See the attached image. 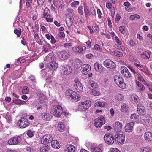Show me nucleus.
Here are the masks:
<instances>
[{
  "instance_id": "12",
  "label": "nucleus",
  "mask_w": 152,
  "mask_h": 152,
  "mask_svg": "<svg viewBox=\"0 0 152 152\" xmlns=\"http://www.w3.org/2000/svg\"><path fill=\"white\" fill-rule=\"evenodd\" d=\"M104 65L107 68L113 69L115 67V64L111 60L106 59L103 62Z\"/></svg>"
},
{
  "instance_id": "58",
  "label": "nucleus",
  "mask_w": 152,
  "mask_h": 152,
  "mask_svg": "<svg viewBox=\"0 0 152 152\" xmlns=\"http://www.w3.org/2000/svg\"><path fill=\"white\" fill-rule=\"evenodd\" d=\"M26 5L27 7H30V5L32 3V0H26Z\"/></svg>"
},
{
  "instance_id": "63",
  "label": "nucleus",
  "mask_w": 152,
  "mask_h": 152,
  "mask_svg": "<svg viewBox=\"0 0 152 152\" xmlns=\"http://www.w3.org/2000/svg\"><path fill=\"white\" fill-rule=\"evenodd\" d=\"M84 12L85 16L86 17H88L90 15L89 11L88 9H87L86 10L84 9Z\"/></svg>"
},
{
  "instance_id": "39",
  "label": "nucleus",
  "mask_w": 152,
  "mask_h": 152,
  "mask_svg": "<svg viewBox=\"0 0 152 152\" xmlns=\"http://www.w3.org/2000/svg\"><path fill=\"white\" fill-rule=\"evenodd\" d=\"M139 99L138 96L136 95H132L131 96V101L133 103H135L137 102Z\"/></svg>"
},
{
  "instance_id": "56",
  "label": "nucleus",
  "mask_w": 152,
  "mask_h": 152,
  "mask_svg": "<svg viewBox=\"0 0 152 152\" xmlns=\"http://www.w3.org/2000/svg\"><path fill=\"white\" fill-rule=\"evenodd\" d=\"M43 106H39L37 108V110H39L40 109L42 110L44 108H45L46 106V104L44 102H43Z\"/></svg>"
},
{
  "instance_id": "3",
  "label": "nucleus",
  "mask_w": 152,
  "mask_h": 152,
  "mask_svg": "<svg viewBox=\"0 0 152 152\" xmlns=\"http://www.w3.org/2000/svg\"><path fill=\"white\" fill-rule=\"evenodd\" d=\"M115 141H117L118 144H121L125 141L124 134L122 131H117L115 135Z\"/></svg>"
},
{
  "instance_id": "62",
  "label": "nucleus",
  "mask_w": 152,
  "mask_h": 152,
  "mask_svg": "<svg viewBox=\"0 0 152 152\" xmlns=\"http://www.w3.org/2000/svg\"><path fill=\"white\" fill-rule=\"evenodd\" d=\"M45 1V0H37V2L38 5L40 6H42Z\"/></svg>"
},
{
  "instance_id": "23",
  "label": "nucleus",
  "mask_w": 152,
  "mask_h": 152,
  "mask_svg": "<svg viewBox=\"0 0 152 152\" xmlns=\"http://www.w3.org/2000/svg\"><path fill=\"white\" fill-rule=\"evenodd\" d=\"M54 58L53 53H51L46 56L45 58V60L49 62L53 61Z\"/></svg>"
},
{
  "instance_id": "29",
  "label": "nucleus",
  "mask_w": 152,
  "mask_h": 152,
  "mask_svg": "<svg viewBox=\"0 0 152 152\" xmlns=\"http://www.w3.org/2000/svg\"><path fill=\"white\" fill-rule=\"evenodd\" d=\"M136 84L139 90L142 91L145 89V86L138 81H136Z\"/></svg>"
},
{
  "instance_id": "34",
  "label": "nucleus",
  "mask_w": 152,
  "mask_h": 152,
  "mask_svg": "<svg viewBox=\"0 0 152 152\" xmlns=\"http://www.w3.org/2000/svg\"><path fill=\"white\" fill-rule=\"evenodd\" d=\"M50 150V148L48 145L42 146L40 149L41 152H48Z\"/></svg>"
},
{
  "instance_id": "31",
  "label": "nucleus",
  "mask_w": 152,
  "mask_h": 152,
  "mask_svg": "<svg viewBox=\"0 0 152 152\" xmlns=\"http://www.w3.org/2000/svg\"><path fill=\"white\" fill-rule=\"evenodd\" d=\"M140 56L142 58L148 59L149 58L150 55L149 52L145 51L142 53L140 54Z\"/></svg>"
},
{
  "instance_id": "36",
  "label": "nucleus",
  "mask_w": 152,
  "mask_h": 152,
  "mask_svg": "<svg viewBox=\"0 0 152 152\" xmlns=\"http://www.w3.org/2000/svg\"><path fill=\"white\" fill-rule=\"evenodd\" d=\"M94 105L95 106H99L101 107H105L106 106V104L104 102L99 101L96 102L95 103Z\"/></svg>"
},
{
  "instance_id": "6",
  "label": "nucleus",
  "mask_w": 152,
  "mask_h": 152,
  "mask_svg": "<svg viewBox=\"0 0 152 152\" xmlns=\"http://www.w3.org/2000/svg\"><path fill=\"white\" fill-rule=\"evenodd\" d=\"M22 140V138L20 136H16L10 139L8 141V143L10 145H17L20 143Z\"/></svg>"
},
{
  "instance_id": "52",
  "label": "nucleus",
  "mask_w": 152,
  "mask_h": 152,
  "mask_svg": "<svg viewBox=\"0 0 152 152\" xmlns=\"http://www.w3.org/2000/svg\"><path fill=\"white\" fill-rule=\"evenodd\" d=\"M137 115L135 114H132L131 115L130 118L133 121H135L137 119Z\"/></svg>"
},
{
  "instance_id": "43",
  "label": "nucleus",
  "mask_w": 152,
  "mask_h": 152,
  "mask_svg": "<svg viewBox=\"0 0 152 152\" xmlns=\"http://www.w3.org/2000/svg\"><path fill=\"white\" fill-rule=\"evenodd\" d=\"M115 47L117 49L121 50L122 51L125 50V48L122 45V44H118V45L115 46Z\"/></svg>"
},
{
  "instance_id": "28",
  "label": "nucleus",
  "mask_w": 152,
  "mask_h": 152,
  "mask_svg": "<svg viewBox=\"0 0 152 152\" xmlns=\"http://www.w3.org/2000/svg\"><path fill=\"white\" fill-rule=\"evenodd\" d=\"M51 145L52 146L56 149H58L60 147L59 142L56 140H54L51 141Z\"/></svg>"
},
{
  "instance_id": "32",
  "label": "nucleus",
  "mask_w": 152,
  "mask_h": 152,
  "mask_svg": "<svg viewBox=\"0 0 152 152\" xmlns=\"http://www.w3.org/2000/svg\"><path fill=\"white\" fill-rule=\"evenodd\" d=\"M94 68L96 71H101L102 70V68L101 65L98 63H95L94 64Z\"/></svg>"
},
{
  "instance_id": "4",
  "label": "nucleus",
  "mask_w": 152,
  "mask_h": 152,
  "mask_svg": "<svg viewBox=\"0 0 152 152\" xmlns=\"http://www.w3.org/2000/svg\"><path fill=\"white\" fill-rule=\"evenodd\" d=\"M91 103V102L88 100L80 102L78 105V109L80 111H85L89 108Z\"/></svg>"
},
{
  "instance_id": "37",
  "label": "nucleus",
  "mask_w": 152,
  "mask_h": 152,
  "mask_svg": "<svg viewBox=\"0 0 152 152\" xmlns=\"http://www.w3.org/2000/svg\"><path fill=\"white\" fill-rule=\"evenodd\" d=\"M82 64V61L79 59H77L75 61L74 66L77 68L80 67Z\"/></svg>"
},
{
  "instance_id": "46",
  "label": "nucleus",
  "mask_w": 152,
  "mask_h": 152,
  "mask_svg": "<svg viewBox=\"0 0 152 152\" xmlns=\"http://www.w3.org/2000/svg\"><path fill=\"white\" fill-rule=\"evenodd\" d=\"M124 98V97L122 94H117L115 97V99L121 101Z\"/></svg>"
},
{
  "instance_id": "26",
  "label": "nucleus",
  "mask_w": 152,
  "mask_h": 152,
  "mask_svg": "<svg viewBox=\"0 0 152 152\" xmlns=\"http://www.w3.org/2000/svg\"><path fill=\"white\" fill-rule=\"evenodd\" d=\"M141 123L144 124H148L150 122V120L149 118L147 116H144L142 117L140 120Z\"/></svg>"
},
{
  "instance_id": "14",
  "label": "nucleus",
  "mask_w": 152,
  "mask_h": 152,
  "mask_svg": "<svg viewBox=\"0 0 152 152\" xmlns=\"http://www.w3.org/2000/svg\"><path fill=\"white\" fill-rule=\"evenodd\" d=\"M61 73L63 75H68L72 72V69L70 66L68 65H63L62 66Z\"/></svg>"
},
{
  "instance_id": "11",
  "label": "nucleus",
  "mask_w": 152,
  "mask_h": 152,
  "mask_svg": "<svg viewBox=\"0 0 152 152\" xmlns=\"http://www.w3.org/2000/svg\"><path fill=\"white\" fill-rule=\"evenodd\" d=\"M53 140L52 135L50 134L44 136L41 140V143L43 144H45L51 142Z\"/></svg>"
},
{
  "instance_id": "1",
  "label": "nucleus",
  "mask_w": 152,
  "mask_h": 152,
  "mask_svg": "<svg viewBox=\"0 0 152 152\" xmlns=\"http://www.w3.org/2000/svg\"><path fill=\"white\" fill-rule=\"evenodd\" d=\"M51 113L55 117H60L62 113V107L58 105H55L52 107Z\"/></svg>"
},
{
  "instance_id": "40",
  "label": "nucleus",
  "mask_w": 152,
  "mask_h": 152,
  "mask_svg": "<svg viewBox=\"0 0 152 152\" xmlns=\"http://www.w3.org/2000/svg\"><path fill=\"white\" fill-rule=\"evenodd\" d=\"M140 18V16L137 14L132 15L129 17V19L131 20H133L135 19H139Z\"/></svg>"
},
{
  "instance_id": "53",
  "label": "nucleus",
  "mask_w": 152,
  "mask_h": 152,
  "mask_svg": "<svg viewBox=\"0 0 152 152\" xmlns=\"http://www.w3.org/2000/svg\"><path fill=\"white\" fill-rule=\"evenodd\" d=\"M133 64L136 66L139 69H140L143 72L145 73H146V72L145 71H142V70L141 69L142 67V66L141 65H140L139 64L135 62H134L133 63Z\"/></svg>"
},
{
  "instance_id": "57",
  "label": "nucleus",
  "mask_w": 152,
  "mask_h": 152,
  "mask_svg": "<svg viewBox=\"0 0 152 152\" xmlns=\"http://www.w3.org/2000/svg\"><path fill=\"white\" fill-rule=\"evenodd\" d=\"M43 44L44 46H45L47 48H51V46L48 43L46 40L44 41V43Z\"/></svg>"
},
{
  "instance_id": "33",
  "label": "nucleus",
  "mask_w": 152,
  "mask_h": 152,
  "mask_svg": "<svg viewBox=\"0 0 152 152\" xmlns=\"http://www.w3.org/2000/svg\"><path fill=\"white\" fill-rule=\"evenodd\" d=\"M58 129L60 131L62 132L64 131L65 126L63 122H60L58 125Z\"/></svg>"
},
{
  "instance_id": "7",
  "label": "nucleus",
  "mask_w": 152,
  "mask_h": 152,
  "mask_svg": "<svg viewBox=\"0 0 152 152\" xmlns=\"http://www.w3.org/2000/svg\"><path fill=\"white\" fill-rule=\"evenodd\" d=\"M18 124L20 127L23 128L28 126L30 123L28 119L25 118H22L18 121Z\"/></svg>"
},
{
  "instance_id": "45",
  "label": "nucleus",
  "mask_w": 152,
  "mask_h": 152,
  "mask_svg": "<svg viewBox=\"0 0 152 152\" xmlns=\"http://www.w3.org/2000/svg\"><path fill=\"white\" fill-rule=\"evenodd\" d=\"M77 11L78 13L81 15H83V7L81 5L79 7Z\"/></svg>"
},
{
  "instance_id": "49",
  "label": "nucleus",
  "mask_w": 152,
  "mask_h": 152,
  "mask_svg": "<svg viewBox=\"0 0 152 152\" xmlns=\"http://www.w3.org/2000/svg\"><path fill=\"white\" fill-rule=\"evenodd\" d=\"M150 149L148 147H142L140 149V152H149Z\"/></svg>"
},
{
  "instance_id": "9",
  "label": "nucleus",
  "mask_w": 152,
  "mask_h": 152,
  "mask_svg": "<svg viewBox=\"0 0 152 152\" xmlns=\"http://www.w3.org/2000/svg\"><path fill=\"white\" fill-rule=\"evenodd\" d=\"M70 56L69 52L64 50L59 52L58 54V58L60 60L64 61L69 58Z\"/></svg>"
},
{
  "instance_id": "24",
  "label": "nucleus",
  "mask_w": 152,
  "mask_h": 152,
  "mask_svg": "<svg viewBox=\"0 0 152 152\" xmlns=\"http://www.w3.org/2000/svg\"><path fill=\"white\" fill-rule=\"evenodd\" d=\"M41 116L42 118L44 120L49 121L51 119L50 115L49 113H42Z\"/></svg>"
},
{
  "instance_id": "21",
  "label": "nucleus",
  "mask_w": 152,
  "mask_h": 152,
  "mask_svg": "<svg viewBox=\"0 0 152 152\" xmlns=\"http://www.w3.org/2000/svg\"><path fill=\"white\" fill-rule=\"evenodd\" d=\"M74 18L72 16H69L66 19V23L68 28H70L73 23Z\"/></svg>"
},
{
  "instance_id": "20",
  "label": "nucleus",
  "mask_w": 152,
  "mask_h": 152,
  "mask_svg": "<svg viewBox=\"0 0 152 152\" xmlns=\"http://www.w3.org/2000/svg\"><path fill=\"white\" fill-rule=\"evenodd\" d=\"M144 138L147 142H149L152 141V132H147L145 133L144 135Z\"/></svg>"
},
{
  "instance_id": "15",
  "label": "nucleus",
  "mask_w": 152,
  "mask_h": 152,
  "mask_svg": "<svg viewBox=\"0 0 152 152\" xmlns=\"http://www.w3.org/2000/svg\"><path fill=\"white\" fill-rule=\"evenodd\" d=\"M91 69V66L89 65L84 64L82 66L80 70L82 73L84 75H87Z\"/></svg>"
},
{
  "instance_id": "44",
  "label": "nucleus",
  "mask_w": 152,
  "mask_h": 152,
  "mask_svg": "<svg viewBox=\"0 0 152 152\" xmlns=\"http://www.w3.org/2000/svg\"><path fill=\"white\" fill-rule=\"evenodd\" d=\"M114 54L118 57H121L123 56L122 53L121 52L115 50L113 52Z\"/></svg>"
},
{
  "instance_id": "48",
  "label": "nucleus",
  "mask_w": 152,
  "mask_h": 152,
  "mask_svg": "<svg viewBox=\"0 0 152 152\" xmlns=\"http://www.w3.org/2000/svg\"><path fill=\"white\" fill-rule=\"evenodd\" d=\"M26 134L30 138L32 137L34 135V131L29 130L27 132Z\"/></svg>"
},
{
  "instance_id": "35",
  "label": "nucleus",
  "mask_w": 152,
  "mask_h": 152,
  "mask_svg": "<svg viewBox=\"0 0 152 152\" xmlns=\"http://www.w3.org/2000/svg\"><path fill=\"white\" fill-rule=\"evenodd\" d=\"M129 109L128 105L125 103L123 104L121 106L120 110L122 112H127Z\"/></svg>"
},
{
  "instance_id": "18",
  "label": "nucleus",
  "mask_w": 152,
  "mask_h": 152,
  "mask_svg": "<svg viewBox=\"0 0 152 152\" xmlns=\"http://www.w3.org/2000/svg\"><path fill=\"white\" fill-rule=\"evenodd\" d=\"M86 48L83 46H79L76 47L75 49V51L77 53H79L80 54H84L85 52Z\"/></svg>"
},
{
  "instance_id": "27",
  "label": "nucleus",
  "mask_w": 152,
  "mask_h": 152,
  "mask_svg": "<svg viewBox=\"0 0 152 152\" xmlns=\"http://www.w3.org/2000/svg\"><path fill=\"white\" fill-rule=\"evenodd\" d=\"M122 126V123L118 121L116 122L114 124V128L115 130H116L117 131H118L119 130L121 129Z\"/></svg>"
},
{
  "instance_id": "17",
  "label": "nucleus",
  "mask_w": 152,
  "mask_h": 152,
  "mask_svg": "<svg viewBox=\"0 0 152 152\" xmlns=\"http://www.w3.org/2000/svg\"><path fill=\"white\" fill-rule=\"evenodd\" d=\"M75 89L79 92H81L83 90V87L81 83L78 80H75Z\"/></svg>"
},
{
  "instance_id": "5",
  "label": "nucleus",
  "mask_w": 152,
  "mask_h": 152,
  "mask_svg": "<svg viewBox=\"0 0 152 152\" xmlns=\"http://www.w3.org/2000/svg\"><path fill=\"white\" fill-rule=\"evenodd\" d=\"M114 80L116 84L121 88L124 89L126 88V85L124 82L123 79L120 76L115 75L114 77Z\"/></svg>"
},
{
  "instance_id": "47",
  "label": "nucleus",
  "mask_w": 152,
  "mask_h": 152,
  "mask_svg": "<svg viewBox=\"0 0 152 152\" xmlns=\"http://www.w3.org/2000/svg\"><path fill=\"white\" fill-rule=\"evenodd\" d=\"M91 94L95 96H99L100 94V92L99 91L95 89H93L91 92Z\"/></svg>"
},
{
  "instance_id": "61",
  "label": "nucleus",
  "mask_w": 152,
  "mask_h": 152,
  "mask_svg": "<svg viewBox=\"0 0 152 152\" xmlns=\"http://www.w3.org/2000/svg\"><path fill=\"white\" fill-rule=\"evenodd\" d=\"M97 12L99 18L101 19L102 18V13L100 10L99 9H97Z\"/></svg>"
},
{
  "instance_id": "25",
  "label": "nucleus",
  "mask_w": 152,
  "mask_h": 152,
  "mask_svg": "<svg viewBox=\"0 0 152 152\" xmlns=\"http://www.w3.org/2000/svg\"><path fill=\"white\" fill-rule=\"evenodd\" d=\"M141 105V106H138L137 111L140 115H143L145 113V111L142 105Z\"/></svg>"
},
{
  "instance_id": "42",
  "label": "nucleus",
  "mask_w": 152,
  "mask_h": 152,
  "mask_svg": "<svg viewBox=\"0 0 152 152\" xmlns=\"http://www.w3.org/2000/svg\"><path fill=\"white\" fill-rule=\"evenodd\" d=\"M37 97L41 101H43L42 100L45 98V96L42 93L39 92L37 94Z\"/></svg>"
},
{
  "instance_id": "54",
  "label": "nucleus",
  "mask_w": 152,
  "mask_h": 152,
  "mask_svg": "<svg viewBox=\"0 0 152 152\" xmlns=\"http://www.w3.org/2000/svg\"><path fill=\"white\" fill-rule=\"evenodd\" d=\"M14 32L15 34L17 35L18 37H20L21 35L20 30L19 31V30L17 29H15L14 30Z\"/></svg>"
},
{
  "instance_id": "8",
  "label": "nucleus",
  "mask_w": 152,
  "mask_h": 152,
  "mask_svg": "<svg viewBox=\"0 0 152 152\" xmlns=\"http://www.w3.org/2000/svg\"><path fill=\"white\" fill-rule=\"evenodd\" d=\"M105 122V120L103 116H100L94 121V125L96 127H100Z\"/></svg>"
},
{
  "instance_id": "64",
  "label": "nucleus",
  "mask_w": 152,
  "mask_h": 152,
  "mask_svg": "<svg viewBox=\"0 0 152 152\" xmlns=\"http://www.w3.org/2000/svg\"><path fill=\"white\" fill-rule=\"evenodd\" d=\"M110 152H120L116 148H112L110 149Z\"/></svg>"
},
{
  "instance_id": "51",
  "label": "nucleus",
  "mask_w": 152,
  "mask_h": 152,
  "mask_svg": "<svg viewBox=\"0 0 152 152\" xmlns=\"http://www.w3.org/2000/svg\"><path fill=\"white\" fill-rule=\"evenodd\" d=\"M79 2L78 1H75L71 3L70 5L72 7H76L77 5H79Z\"/></svg>"
},
{
  "instance_id": "60",
  "label": "nucleus",
  "mask_w": 152,
  "mask_h": 152,
  "mask_svg": "<svg viewBox=\"0 0 152 152\" xmlns=\"http://www.w3.org/2000/svg\"><path fill=\"white\" fill-rule=\"evenodd\" d=\"M129 44L131 47H133L135 46L136 43L133 40H130L129 41Z\"/></svg>"
},
{
  "instance_id": "55",
  "label": "nucleus",
  "mask_w": 152,
  "mask_h": 152,
  "mask_svg": "<svg viewBox=\"0 0 152 152\" xmlns=\"http://www.w3.org/2000/svg\"><path fill=\"white\" fill-rule=\"evenodd\" d=\"M125 30V27L124 26H121L119 27V30L120 31L122 34L124 33V31Z\"/></svg>"
},
{
  "instance_id": "41",
  "label": "nucleus",
  "mask_w": 152,
  "mask_h": 152,
  "mask_svg": "<svg viewBox=\"0 0 152 152\" xmlns=\"http://www.w3.org/2000/svg\"><path fill=\"white\" fill-rule=\"evenodd\" d=\"M91 151L92 152H102L100 148L98 147H94L92 148Z\"/></svg>"
},
{
  "instance_id": "22",
  "label": "nucleus",
  "mask_w": 152,
  "mask_h": 152,
  "mask_svg": "<svg viewBox=\"0 0 152 152\" xmlns=\"http://www.w3.org/2000/svg\"><path fill=\"white\" fill-rule=\"evenodd\" d=\"M75 147L71 144H69L66 146L65 152H75Z\"/></svg>"
},
{
  "instance_id": "10",
  "label": "nucleus",
  "mask_w": 152,
  "mask_h": 152,
  "mask_svg": "<svg viewBox=\"0 0 152 152\" xmlns=\"http://www.w3.org/2000/svg\"><path fill=\"white\" fill-rule=\"evenodd\" d=\"M104 140L106 143L109 145H111L114 143V138L111 134H106L104 136Z\"/></svg>"
},
{
  "instance_id": "13",
  "label": "nucleus",
  "mask_w": 152,
  "mask_h": 152,
  "mask_svg": "<svg viewBox=\"0 0 152 152\" xmlns=\"http://www.w3.org/2000/svg\"><path fill=\"white\" fill-rule=\"evenodd\" d=\"M121 72L122 75L126 77L129 78L131 77V74L129 71L127 67L123 66L121 68Z\"/></svg>"
},
{
  "instance_id": "38",
  "label": "nucleus",
  "mask_w": 152,
  "mask_h": 152,
  "mask_svg": "<svg viewBox=\"0 0 152 152\" xmlns=\"http://www.w3.org/2000/svg\"><path fill=\"white\" fill-rule=\"evenodd\" d=\"M44 16L45 18L48 17H50V10L48 8H46L45 9Z\"/></svg>"
},
{
  "instance_id": "30",
  "label": "nucleus",
  "mask_w": 152,
  "mask_h": 152,
  "mask_svg": "<svg viewBox=\"0 0 152 152\" xmlns=\"http://www.w3.org/2000/svg\"><path fill=\"white\" fill-rule=\"evenodd\" d=\"M88 84L89 86H90L93 88H96L98 87V84L92 80L89 81L88 82Z\"/></svg>"
},
{
  "instance_id": "16",
  "label": "nucleus",
  "mask_w": 152,
  "mask_h": 152,
  "mask_svg": "<svg viewBox=\"0 0 152 152\" xmlns=\"http://www.w3.org/2000/svg\"><path fill=\"white\" fill-rule=\"evenodd\" d=\"M58 66V64L54 61H52L47 64L48 67L49 69L53 71L56 70Z\"/></svg>"
},
{
  "instance_id": "2",
  "label": "nucleus",
  "mask_w": 152,
  "mask_h": 152,
  "mask_svg": "<svg viewBox=\"0 0 152 152\" xmlns=\"http://www.w3.org/2000/svg\"><path fill=\"white\" fill-rule=\"evenodd\" d=\"M65 94L66 96H69L70 99L77 102L80 99L79 95L76 92L71 90L66 91Z\"/></svg>"
},
{
  "instance_id": "19",
  "label": "nucleus",
  "mask_w": 152,
  "mask_h": 152,
  "mask_svg": "<svg viewBox=\"0 0 152 152\" xmlns=\"http://www.w3.org/2000/svg\"><path fill=\"white\" fill-rule=\"evenodd\" d=\"M134 125V123L133 122H131L127 124L125 127V131L128 132H132Z\"/></svg>"
},
{
  "instance_id": "50",
  "label": "nucleus",
  "mask_w": 152,
  "mask_h": 152,
  "mask_svg": "<svg viewBox=\"0 0 152 152\" xmlns=\"http://www.w3.org/2000/svg\"><path fill=\"white\" fill-rule=\"evenodd\" d=\"M29 91V89L27 86H24L22 91V92L23 94H27Z\"/></svg>"
},
{
  "instance_id": "59",
  "label": "nucleus",
  "mask_w": 152,
  "mask_h": 152,
  "mask_svg": "<svg viewBox=\"0 0 152 152\" xmlns=\"http://www.w3.org/2000/svg\"><path fill=\"white\" fill-rule=\"evenodd\" d=\"M24 149L27 151H29L30 152H32L33 151V149L31 148V147H26V148Z\"/></svg>"
}]
</instances>
